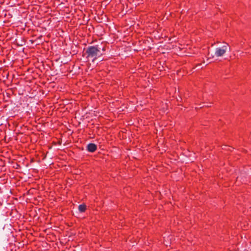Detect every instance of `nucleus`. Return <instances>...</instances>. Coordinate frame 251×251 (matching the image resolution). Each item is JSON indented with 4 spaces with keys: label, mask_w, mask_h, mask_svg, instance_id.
Returning a JSON list of instances; mask_svg holds the SVG:
<instances>
[{
    "label": "nucleus",
    "mask_w": 251,
    "mask_h": 251,
    "mask_svg": "<svg viewBox=\"0 0 251 251\" xmlns=\"http://www.w3.org/2000/svg\"><path fill=\"white\" fill-rule=\"evenodd\" d=\"M86 53L87 54L86 57L87 58H93V61H94L102 55L100 51V48L98 45L88 47L86 50Z\"/></svg>",
    "instance_id": "obj_1"
},
{
    "label": "nucleus",
    "mask_w": 251,
    "mask_h": 251,
    "mask_svg": "<svg viewBox=\"0 0 251 251\" xmlns=\"http://www.w3.org/2000/svg\"><path fill=\"white\" fill-rule=\"evenodd\" d=\"M227 50L230 51V47L227 43H225L222 47L216 48L215 55L217 57L222 56Z\"/></svg>",
    "instance_id": "obj_2"
},
{
    "label": "nucleus",
    "mask_w": 251,
    "mask_h": 251,
    "mask_svg": "<svg viewBox=\"0 0 251 251\" xmlns=\"http://www.w3.org/2000/svg\"><path fill=\"white\" fill-rule=\"evenodd\" d=\"M97 146L94 143H89L87 146V150L90 152H93L97 150Z\"/></svg>",
    "instance_id": "obj_3"
},
{
    "label": "nucleus",
    "mask_w": 251,
    "mask_h": 251,
    "mask_svg": "<svg viewBox=\"0 0 251 251\" xmlns=\"http://www.w3.org/2000/svg\"><path fill=\"white\" fill-rule=\"evenodd\" d=\"M78 210L80 212H84L86 210V205L85 204H80L78 206Z\"/></svg>",
    "instance_id": "obj_4"
}]
</instances>
